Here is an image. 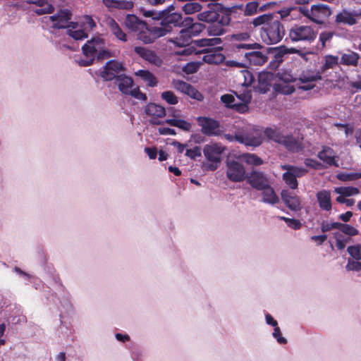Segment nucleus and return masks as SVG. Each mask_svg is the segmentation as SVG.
I'll return each mask as SVG.
<instances>
[{"instance_id": "obj_31", "label": "nucleus", "mask_w": 361, "mask_h": 361, "mask_svg": "<svg viewBox=\"0 0 361 361\" xmlns=\"http://www.w3.org/2000/svg\"><path fill=\"white\" fill-rule=\"evenodd\" d=\"M338 64V57L332 55H327L324 58V64L318 70L321 75L326 73L329 69H332Z\"/></svg>"}, {"instance_id": "obj_27", "label": "nucleus", "mask_w": 361, "mask_h": 361, "mask_svg": "<svg viewBox=\"0 0 361 361\" xmlns=\"http://www.w3.org/2000/svg\"><path fill=\"white\" fill-rule=\"evenodd\" d=\"M67 34L75 40H81L88 37V34L80 27L78 23H71L67 28Z\"/></svg>"}, {"instance_id": "obj_63", "label": "nucleus", "mask_w": 361, "mask_h": 361, "mask_svg": "<svg viewBox=\"0 0 361 361\" xmlns=\"http://www.w3.org/2000/svg\"><path fill=\"white\" fill-rule=\"evenodd\" d=\"M273 336L277 340V342L280 344H285L287 343V340L281 336V329L278 326H274Z\"/></svg>"}, {"instance_id": "obj_25", "label": "nucleus", "mask_w": 361, "mask_h": 361, "mask_svg": "<svg viewBox=\"0 0 361 361\" xmlns=\"http://www.w3.org/2000/svg\"><path fill=\"white\" fill-rule=\"evenodd\" d=\"M259 191L262 192V202L264 203L274 205L279 202V198L271 187V183Z\"/></svg>"}, {"instance_id": "obj_16", "label": "nucleus", "mask_w": 361, "mask_h": 361, "mask_svg": "<svg viewBox=\"0 0 361 361\" xmlns=\"http://www.w3.org/2000/svg\"><path fill=\"white\" fill-rule=\"evenodd\" d=\"M311 21L317 24H322L324 20L331 16L330 8L323 4H314L312 6Z\"/></svg>"}, {"instance_id": "obj_19", "label": "nucleus", "mask_w": 361, "mask_h": 361, "mask_svg": "<svg viewBox=\"0 0 361 361\" xmlns=\"http://www.w3.org/2000/svg\"><path fill=\"white\" fill-rule=\"evenodd\" d=\"M197 19L200 21L207 23H212L214 22H219L222 25L228 23L227 18H222L219 20V13L214 8H210L209 10L198 13Z\"/></svg>"}, {"instance_id": "obj_26", "label": "nucleus", "mask_w": 361, "mask_h": 361, "mask_svg": "<svg viewBox=\"0 0 361 361\" xmlns=\"http://www.w3.org/2000/svg\"><path fill=\"white\" fill-rule=\"evenodd\" d=\"M126 26L133 32H138L141 29L146 28V23L145 21L138 18L136 16L128 14L125 18Z\"/></svg>"}, {"instance_id": "obj_11", "label": "nucleus", "mask_w": 361, "mask_h": 361, "mask_svg": "<svg viewBox=\"0 0 361 361\" xmlns=\"http://www.w3.org/2000/svg\"><path fill=\"white\" fill-rule=\"evenodd\" d=\"M359 17H361V10L343 9L336 16L335 22L351 26L357 23Z\"/></svg>"}, {"instance_id": "obj_32", "label": "nucleus", "mask_w": 361, "mask_h": 361, "mask_svg": "<svg viewBox=\"0 0 361 361\" xmlns=\"http://www.w3.org/2000/svg\"><path fill=\"white\" fill-rule=\"evenodd\" d=\"M322 75L319 72V71L314 72V71H303L298 78V80L301 83H307V82H312L317 80H322Z\"/></svg>"}, {"instance_id": "obj_28", "label": "nucleus", "mask_w": 361, "mask_h": 361, "mask_svg": "<svg viewBox=\"0 0 361 361\" xmlns=\"http://www.w3.org/2000/svg\"><path fill=\"white\" fill-rule=\"evenodd\" d=\"M317 200L319 207L325 211H330L332 208L331 193L329 190H322L319 191L317 195Z\"/></svg>"}, {"instance_id": "obj_29", "label": "nucleus", "mask_w": 361, "mask_h": 361, "mask_svg": "<svg viewBox=\"0 0 361 361\" xmlns=\"http://www.w3.org/2000/svg\"><path fill=\"white\" fill-rule=\"evenodd\" d=\"M281 145L293 152H298L302 148L301 142L292 135H284Z\"/></svg>"}, {"instance_id": "obj_56", "label": "nucleus", "mask_w": 361, "mask_h": 361, "mask_svg": "<svg viewBox=\"0 0 361 361\" xmlns=\"http://www.w3.org/2000/svg\"><path fill=\"white\" fill-rule=\"evenodd\" d=\"M338 226L339 222L330 223L326 221H323L321 224V230L322 232L325 233L332 229H338Z\"/></svg>"}, {"instance_id": "obj_53", "label": "nucleus", "mask_w": 361, "mask_h": 361, "mask_svg": "<svg viewBox=\"0 0 361 361\" xmlns=\"http://www.w3.org/2000/svg\"><path fill=\"white\" fill-rule=\"evenodd\" d=\"M243 157L249 164L258 166L262 164V160L255 154H245Z\"/></svg>"}, {"instance_id": "obj_62", "label": "nucleus", "mask_w": 361, "mask_h": 361, "mask_svg": "<svg viewBox=\"0 0 361 361\" xmlns=\"http://www.w3.org/2000/svg\"><path fill=\"white\" fill-rule=\"evenodd\" d=\"M199 64L197 63H188L186 66H185L183 68V71L188 74H192L197 71L199 69Z\"/></svg>"}, {"instance_id": "obj_7", "label": "nucleus", "mask_w": 361, "mask_h": 361, "mask_svg": "<svg viewBox=\"0 0 361 361\" xmlns=\"http://www.w3.org/2000/svg\"><path fill=\"white\" fill-rule=\"evenodd\" d=\"M199 126L201 127V132L206 136H219L224 133L223 128L220 123L212 118L199 116L197 118Z\"/></svg>"}, {"instance_id": "obj_41", "label": "nucleus", "mask_w": 361, "mask_h": 361, "mask_svg": "<svg viewBox=\"0 0 361 361\" xmlns=\"http://www.w3.org/2000/svg\"><path fill=\"white\" fill-rule=\"evenodd\" d=\"M334 192L338 195L350 197L359 194L360 190L355 187H337L334 188Z\"/></svg>"}, {"instance_id": "obj_51", "label": "nucleus", "mask_w": 361, "mask_h": 361, "mask_svg": "<svg viewBox=\"0 0 361 361\" xmlns=\"http://www.w3.org/2000/svg\"><path fill=\"white\" fill-rule=\"evenodd\" d=\"M161 98L170 104H176L178 102L177 97L171 91H165L162 92Z\"/></svg>"}, {"instance_id": "obj_12", "label": "nucleus", "mask_w": 361, "mask_h": 361, "mask_svg": "<svg viewBox=\"0 0 361 361\" xmlns=\"http://www.w3.org/2000/svg\"><path fill=\"white\" fill-rule=\"evenodd\" d=\"M246 179L248 183L257 190H262V188L271 183L268 177L263 172L258 171H253L247 173Z\"/></svg>"}, {"instance_id": "obj_21", "label": "nucleus", "mask_w": 361, "mask_h": 361, "mask_svg": "<svg viewBox=\"0 0 361 361\" xmlns=\"http://www.w3.org/2000/svg\"><path fill=\"white\" fill-rule=\"evenodd\" d=\"M115 83L118 86V90L124 94L128 95L129 93H131L132 89L134 88L133 78L123 73L116 78Z\"/></svg>"}, {"instance_id": "obj_17", "label": "nucleus", "mask_w": 361, "mask_h": 361, "mask_svg": "<svg viewBox=\"0 0 361 361\" xmlns=\"http://www.w3.org/2000/svg\"><path fill=\"white\" fill-rule=\"evenodd\" d=\"M134 51L142 59L156 66L162 65V59L152 50L143 47H135Z\"/></svg>"}, {"instance_id": "obj_6", "label": "nucleus", "mask_w": 361, "mask_h": 361, "mask_svg": "<svg viewBox=\"0 0 361 361\" xmlns=\"http://www.w3.org/2000/svg\"><path fill=\"white\" fill-rule=\"evenodd\" d=\"M225 147L219 143H211L206 145L203 149V153L209 161L202 164L204 170L215 171L221 162V157Z\"/></svg>"}, {"instance_id": "obj_61", "label": "nucleus", "mask_w": 361, "mask_h": 361, "mask_svg": "<svg viewBox=\"0 0 361 361\" xmlns=\"http://www.w3.org/2000/svg\"><path fill=\"white\" fill-rule=\"evenodd\" d=\"M186 94L190 97L191 98L197 99L198 101H201L203 99L202 94L192 85H190L189 91L187 92Z\"/></svg>"}, {"instance_id": "obj_3", "label": "nucleus", "mask_w": 361, "mask_h": 361, "mask_svg": "<svg viewBox=\"0 0 361 361\" xmlns=\"http://www.w3.org/2000/svg\"><path fill=\"white\" fill-rule=\"evenodd\" d=\"M174 6L171 5L166 9L157 11L155 10L143 11L144 16L160 20L158 28L164 32V36L172 31L173 27H180L183 25L182 15L173 12Z\"/></svg>"}, {"instance_id": "obj_33", "label": "nucleus", "mask_w": 361, "mask_h": 361, "mask_svg": "<svg viewBox=\"0 0 361 361\" xmlns=\"http://www.w3.org/2000/svg\"><path fill=\"white\" fill-rule=\"evenodd\" d=\"M237 139L240 143L253 147H257L262 142V138L259 135H240Z\"/></svg>"}, {"instance_id": "obj_13", "label": "nucleus", "mask_w": 361, "mask_h": 361, "mask_svg": "<svg viewBox=\"0 0 361 361\" xmlns=\"http://www.w3.org/2000/svg\"><path fill=\"white\" fill-rule=\"evenodd\" d=\"M137 32V39L145 44H150L156 39L164 36V32L158 26L148 27L146 25V28L141 29Z\"/></svg>"}, {"instance_id": "obj_18", "label": "nucleus", "mask_w": 361, "mask_h": 361, "mask_svg": "<svg viewBox=\"0 0 361 361\" xmlns=\"http://www.w3.org/2000/svg\"><path fill=\"white\" fill-rule=\"evenodd\" d=\"M145 112L147 116L151 117L150 123L155 125L161 124L157 118H162L166 115L165 108L154 103L147 104L145 107Z\"/></svg>"}, {"instance_id": "obj_60", "label": "nucleus", "mask_w": 361, "mask_h": 361, "mask_svg": "<svg viewBox=\"0 0 361 361\" xmlns=\"http://www.w3.org/2000/svg\"><path fill=\"white\" fill-rule=\"evenodd\" d=\"M305 166L310 167L314 169H322L324 168L322 164L313 159H306L304 161Z\"/></svg>"}, {"instance_id": "obj_50", "label": "nucleus", "mask_w": 361, "mask_h": 361, "mask_svg": "<svg viewBox=\"0 0 361 361\" xmlns=\"http://www.w3.org/2000/svg\"><path fill=\"white\" fill-rule=\"evenodd\" d=\"M173 84L174 87L177 90H178L185 94L189 91V88L191 85L190 84L187 83L183 80H174L173 82Z\"/></svg>"}, {"instance_id": "obj_43", "label": "nucleus", "mask_w": 361, "mask_h": 361, "mask_svg": "<svg viewBox=\"0 0 361 361\" xmlns=\"http://www.w3.org/2000/svg\"><path fill=\"white\" fill-rule=\"evenodd\" d=\"M347 252L350 255V258L355 260H361V245H355L348 247Z\"/></svg>"}, {"instance_id": "obj_14", "label": "nucleus", "mask_w": 361, "mask_h": 361, "mask_svg": "<svg viewBox=\"0 0 361 361\" xmlns=\"http://www.w3.org/2000/svg\"><path fill=\"white\" fill-rule=\"evenodd\" d=\"M283 202L291 211L298 212L302 209V201L299 196L288 190H283L281 192Z\"/></svg>"}, {"instance_id": "obj_64", "label": "nucleus", "mask_w": 361, "mask_h": 361, "mask_svg": "<svg viewBox=\"0 0 361 361\" xmlns=\"http://www.w3.org/2000/svg\"><path fill=\"white\" fill-rule=\"evenodd\" d=\"M128 95H130L133 97L135 99L146 101L147 100V96L145 93H142L140 91L138 87H134L131 90V93H129Z\"/></svg>"}, {"instance_id": "obj_35", "label": "nucleus", "mask_w": 361, "mask_h": 361, "mask_svg": "<svg viewBox=\"0 0 361 361\" xmlns=\"http://www.w3.org/2000/svg\"><path fill=\"white\" fill-rule=\"evenodd\" d=\"M107 25L110 31L116 36L117 39L123 42L127 41L126 35L123 32L118 24L114 19L110 18L107 22Z\"/></svg>"}, {"instance_id": "obj_4", "label": "nucleus", "mask_w": 361, "mask_h": 361, "mask_svg": "<svg viewBox=\"0 0 361 361\" xmlns=\"http://www.w3.org/2000/svg\"><path fill=\"white\" fill-rule=\"evenodd\" d=\"M221 39L219 38H211V39H201L193 41V43L200 47H213L218 44ZM176 46L179 47H184L180 51H177L176 54L179 55H190L192 53V49L188 47L192 42V38L190 37V34L183 29L178 36L171 40Z\"/></svg>"}, {"instance_id": "obj_24", "label": "nucleus", "mask_w": 361, "mask_h": 361, "mask_svg": "<svg viewBox=\"0 0 361 361\" xmlns=\"http://www.w3.org/2000/svg\"><path fill=\"white\" fill-rule=\"evenodd\" d=\"M244 56L253 66H262L267 61V55L259 51H245Z\"/></svg>"}, {"instance_id": "obj_48", "label": "nucleus", "mask_w": 361, "mask_h": 361, "mask_svg": "<svg viewBox=\"0 0 361 361\" xmlns=\"http://www.w3.org/2000/svg\"><path fill=\"white\" fill-rule=\"evenodd\" d=\"M281 220L284 221L287 226L293 229L298 230L300 229L302 226V224L298 219H289L285 216H279Z\"/></svg>"}, {"instance_id": "obj_34", "label": "nucleus", "mask_w": 361, "mask_h": 361, "mask_svg": "<svg viewBox=\"0 0 361 361\" xmlns=\"http://www.w3.org/2000/svg\"><path fill=\"white\" fill-rule=\"evenodd\" d=\"M135 75L140 78L149 87H154L157 84L156 77L147 70H139L135 72Z\"/></svg>"}, {"instance_id": "obj_46", "label": "nucleus", "mask_w": 361, "mask_h": 361, "mask_svg": "<svg viewBox=\"0 0 361 361\" xmlns=\"http://www.w3.org/2000/svg\"><path fill=\"white\" fill-rule=\"evenodd\" d=\"M271 54L274 55V61L280 63L283 61V57L286 54L285 50H283V46L275 47L272 49Z\"/></svg>"}, {"instance_id": "obj_36", "label": "nucleus", "mask_w": 361, "mask_h": 361, "mask_svg": "<svg viewBox=\"0 0 361 361\" xmlns=\"http://www.w3.org/2000/svg\"><path fill=\"white\" fill-rule=\"evenodd\" d=\"M165 123L171 126L177 127L184 131H190L191 129V124L189 122L176 117L166 119Z\"/></svg>"}, {"instance_id": "obj_37", "label": "nucleus", "mask_w": 361, "mask_h": 361, "mask_svg": "<svg viewBox=\"0 0 361 361\" xmlns=\"http://www.w3.org/2000/svg\"><path fill=\"white\" fill-rule=\"evenodd\" d=\"M360 56L358 54L349 51L343 54L341 58V63L346 66H357Z\"/></svg>"}, {"instance_id": "obj_45", "label": "nucleus", "mask_w": 361, "mask_h": 361, "mask_svg": "<svg viewBox=\"0 0 361 361\" xmlns=\"http://www.w3.org/2000/svg\"><path fill=\"white\" fill-rule=\"evenodd\" d=\"M361 178V173L349 172L343 173L338 175V178L342 181H352Z\"/></svg>"}, {"instance_id": "obj_49", "label": "nucleus", "mask_w": 361, "mask_h": 361, "mask_svg": "<svg viewBox=\"0 0 361 361\" xmlns=\"http://www.w3.org/2000/svg\"><path fill=\"white\" fill-rule=\"evenodd\" d=\"M345 269L347 271H361L360 260H355V259H348L347 264L345 265Z\"/></svg>"}, {"instance_id": "obj_52", "label": "nucleus", "mask_w": 361, "mask_h": 361, "mask_svg": "<svg viewBox=\"0 0 361 361\" xmlns=\"http://www.w3.org/2000/svg\"><path fill=\"white\" fill-rule=\"evenodd\" d=\"M259 4L257 1H250L245 6L244 13L246 16H252L257 13Z\"/></svg>"}, {"instance_id": "obj_30", "label": "nucleus", "mask_w": 361, "mask_h": 361, "mask_svg": "<svg viewBox=\"0 0 361 361\" xmlns=\"http://www.w3.org/2000/svg\"><path fill=\"white\" fill-rule=\"evenodd\" d=\"M103 4L109 8L130 10L133 4L130 1L102 0Z\"/></svg>"}, {"instance_id": "obj_1", "label": "nucleus", "mask_w": 361, "mask_h": 361, "mask_svg": "<svg viewBox=\"0 0 361 361\" xmlns=\"http://www.w3.org/2000/svg\"><path fill=\"white\" fill-rule=\"evenodd\" d=\"M254 27H261L260 37L267 44H277L285 35L283 24L272 14H263L252 20Z\"/></svg>"}, {"instance_id": "obj_57", "label": "nucleus", "mask_w": 361, "mask_h": 361, "mask_svg": "<svg viewBox=\"0 0 361 361\" xmlns=\"http://www.w3.org/2000/svg\"><path fill=\"white\" fill-rule=\"evenodd\" d=\"M276 90L284 94H290L295 91L293 86L288 83H286L285 85L277 84Z\"/></svg>"}, {"instance_id": "obj_8", "label": "nucleus", "mask_w": 361, "mask_h": 361, "mask_svg": "<svg viewBox=\"0 0 361 361\" xmlns=\"http://www.w3.org/2000/svg\"><path fill=\"white\" fill-rule=\"evenodd\" d=\"M281 169L286 171L283 174V180L293 190L298 188L297 178L305 176L307 173V170L305 168L290 165H282Z\"/></svg>"}, {"instance_id": "obj_22", "label": "nucleus", "mask_w": 361, "mask_h": 361, "mask_svg": "<svg viewBox=\"0 0 361 361\" xmlns=\"http://www.w3.org/2000/svg\"><path fill=\"white\" fill-rule=\"evenodd\" d=\"M221 101L226 106L233 109L240 113H245L248 110V106L245 104H238L232 94H224L221 97Z\"/></svg>"}, {"instance_id": "obj_10", "label": "nucleus", "mask_w": 361, "mask_h": 361, "mask_svg": "<svg viewBox=\"0 0 361 361\" xmlns=\"http://www.w3.org/2000/svg\"><path fill=\"white\" fill-rule=\"evenodd\" d=\"M226 176L233 182H241L246 178L247 174L243 165L236 161H230L226 164Z\"/></svg>"}, {"instance_id": "obj_2", "label": "nucleus", "mask_w": 361, "mask_h": 361, "mask_svg": "<svg viewBox=\"0 0 361 361\" xmlns=\"http://www.w3.org/2000/svg\"><path fill=\"white\" fill-rule=\"evenodd\" d=\"M84 59L78 61L81 66L91 65L95 57L102 60L111 57V51L107 49L106 42L101 37L97 36L88 40L82 47Z\"/></svg>"}, {"instance_id": "obj_42", "label": "nucleus", "mask_w": 361, "mask_h": 361, "mask_svg": "<svg viewBox=\"0 0 361 361\" xmlns=\"http://www.w3.org/2000/svg\"><path fill=\"white\" fill-rule=\"evenodd\" d=\"M265 135L269 139L279 144H281L284 135H281L278 130L273 128H267L264 131Z\"/></svg>"}, {"instance_id": "obj_40", "label": "nucleus", "mask_w": 361, "mask_h": 361, "mask_svg": "<svg viewBox=\"0 0 361 361\" xmlns=\"http://www.w3.org/2000/svg\"><path fill=\"white\" fill-rule=\"evenodd\" d=\"M202 6L197 2L189 1L182 6V10L187 15L193 14L202 10Z\"/></svg>"}, {"instance_id": "obj_9", "label": "nucleus", "mask_w": 361, "mask_h": 361, "mask_svg": "<svg viewBox=\"0 0 361 361\" xmlns=\"http://www.w3.org/2000/svg\"><path fill=\"white\" fill-rule=\"evenodd\" d=\"M125 71L123 64L116 60H110L106 63L103 70L100 73V76L106 81H111L121 75Z\"/></svg>"}, {"instance_id": "obj_55", "label": "nucleus", "mask_w": 361, "mask_h": 361, "mask_svg": "<svg viewBox=\"0 0 361 361\" xmlns=\"http://www.w3.org/2000/svg\"><path fill=\"white\" fill-rule=\"evenodd\" d=\"M260 47V45L257 43L247 44V43H238L234 45V48L238 51L240 49L245 50V51H249L248 50L252 49H257Z\"/></svg>"}, {"instance_id": "obj_54", "label": "nucleus", "mask_w": 361, "mask_h": 361, "mask_svg": "<svg viewBox=\"0 0 361 361\" xmlns=\"http://www.w3.org/2000/svg\"><path fill=\"white\" fill-rule=\"evenodd\" d=\"M202 155V150L200 147L196 146L192 149H187L185 151V156L190 158L191 159H195L198 157Z\"/></svg>"}, {"instance_id": "obj_47", "label": "nucleus", "mask_w": 361, "mask_h": 361, "mask_svg": "<svg viewBox=\"0 0 361 361\" xmlns=\"http://www.w3.org/2000/svg\"><path fill=\"white\" fill-rule=\"evenodd\" d=\"M338 229L341 231L343 233L348 235L350 236H353L358 233V231L355 228L353 227L350 225L344 224L342 223H339V226Z\"/></svg>"}, {"instance_id": "obj_23", "label": "nucleus", "mask_w": 361, "mask_h": 361, "mask_svg": "<svg viewBox=\"0 0 361 361\" xmlns=\"http://www.w3.org/2000/svg\"><path fill=\"white\" fill-rule=\"evenodd\" d=\"M201 52L204 54L202 61L209 64H219L225 59L224 56L217 50L213 51L209 50V49H204Z\"/></svg>"}, {"instance_id": "obj_58", "label": "nucleus", "mask_w": 361, "mask_h": 361, "mask_svg": "<svg viewBox=\"0 0 361 361\" xmlns=\"http://www.w3.org/2000/svg\"><path fill=\"white\" fill-rule=\"evenodd\" d=\"M334 33L331 32H322L320 33L319 40L322 44V49L326 47V43L331 39Z\"/></svg>"}, {"instance_id": "obj_39", "label": "nucleus", "mask_w": 361, "mask_h": 361, "mask_svg": "<svg viewBox=\"0 0 361 361\" xmlns=\"http://www.w3.org/2000/svg\"><path fill=\"white\" fill-rule=\"evenodd\" d=\"M78 23L80 27L84 29L87 33L96 27V23L90 16H83Z\"/></svg>"}, {"instance_id": "obj_38", "label": "nucleus", "mask_w": 361, "mask_h": 361, "mask_svg": "<svg viewBox=\"0 0 361 361\" xmlns=\"http://www.w3.org/2000/svg\"><path fill=\"white\" fill-rule=\"evenodd\" d=\"M239 82L245 87L250 86L254 80L252 74L247 69H243L238 75Z\"/></svg>"}, {"instance_id": "obj_15", "label": "nucleus", "mask_w": 361, "mask_h": 361, "mask_svg": "<svg viewBox=\"0 0 361 361\" xmlns=\"http://www.w3.org/2000/svg\"><path fill=\"white\" fill-rule=\"evenodd\" d=\"M71 18V13L68 9L60 10L55 15L49 16V20L53 23L52 27L54 29L68 28L69 20Z\"/></svg>"}, {"instance_id": "obj_20", "label": "nucleus", "mask_w": 361, "mask_h": 361, "mask_svg": "<svg viewBox=\"0 0 361 361\" xmlns=\"http://www.w3.org/2000/svg\"><path fill=\"white\" fill-rule=\"evenodd\" d=\"M317 157L326 166H338L336 160V153L329 147H323L322 149L319 152Z\"/></svg>"}, {"instance_id": "obj_5", "label": "nucleus", "mask_w": 361, "mask_h": 361, "mask_svg": "<svg viewBox=\"0 0 361 361\" xmlns=\"http://www.w3.org/2000/svg\"><path fill=\"white\" fill-rule=\"evenodd\" d=\"M317 31L310 25H293L288 30V38L293 43H312L317 38Z\"/></svg>"}, {"instance_id": "obj_44", "label": "nucleus", "mask_w": 361, "mask_h": 361, "mask_svg": "<svg viewBox=\"0 0 361 361\" xmlns=\"http://www.w3.org/2000/svg\"><path fill=\"white\" fill-rule=\"evenodd\" d=\"M204 28V26L201 23H192L185 30L190 34V37L192 38L194 36L198 35Z\"/></svg>"}, {"instance_id": "obj_59", "label": "nucleus", "mask_w": 361, "mask_h": 361, "mask_svg": "<svg viewBox=\"0 0 361 361\" xmlns=\"http://www.w3.org/2000/svg\"><path fill=\"white\" fill-rule=\"evenodd\" d=\"M238 104H245L247 106V104L251 101L252 99V95L250 92H243L240 94L237 95Z\"/></svg>"}]
</instances>
